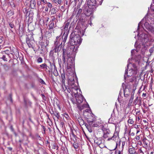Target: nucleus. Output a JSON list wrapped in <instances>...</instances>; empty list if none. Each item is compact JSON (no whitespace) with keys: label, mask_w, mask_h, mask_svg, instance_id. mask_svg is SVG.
Here are the masks:
<instances>
[{"label":"nucleus","mask_w":154,"mask_h":154,"mask_svg":"<svg viewBox=\"0 0 154 154\" xmlns=\"http://www.w3.org/2000/svg\"><path fill=\"white\" fill-rule=\"evenodd\" d=\"M73 146L74 148L75 149H77L78 148V143H75V142L73 144Z\"/></svg>","instance_id":"58836bf2"},{"label":"nucleus","mask_w":154,"mask_h":154,"mask_svg":"<svg viewBox=\"0 0 154 154\" xmlns=\"http://www.w3.org/2000/svg\"><path fill=\"white\" fill-rule=\"evenodd\" d=\"M65 86V88H64L63 87V90L65 91L66 89L68 88V86H66V85H64Z\"/></svg>","instance_id":"338daca9"},{"label":"nucleus","mask_w":154,"mask_h":154,"mask_svg":"<svg viewBox=\"0 0 154 154\" xmlns=\"http://www.w3.org/2000/svg\"><path fill=\"white\" fill-rule=\"evenodd\" d=\"M75 81L71 82L70 83H69L68 85L71 86V88L77 90L78 89L77 85L75 84Z\"/></svg>","instance_id":"a211bd4d"},{"label":"nucleus","mask_w":154,"mask_h":154,"mask_svg":"<svg viewBox=\"0 0 154 154\" xmlns=\"http://www.w3.org/2000/svg\"><path fill=\"white\" fill-rule=\"evenodd\" d=\"M62 43H61L60 44V43L58 42L57 41H55L54 42V46H56V45H62Z\"/></svg>","instance_id":"a19ab883"},{"label":"nucleus","mask_w":154,"mask_h":154,"mask_svg":"<svg viewBox=\"0 0 154 154\" xmlns=\"http://www.w3.org/2000/svg\"><path fill=\"white\" fill-rule=\"evenodd\" d=\"M151 9L152 11H153L154 12V5L153 6H152V4H151Z\"/></svg>","instance_id":"69168bd1"},{"label":"nucleus","mask_w":154,"mask_h":154,"mask_svg":"<svg viewBox=\"0 0 154 154\" xmlns=\"http://www.w3.org/2000/svg\"><path fill=\"white\" fill-rule=\"evenodd\" d=\"M85 3V4L82 6V8H83V13L82 15H85L86 16L89 17L90 16L94 11L95 9H93V8H89L88 6Z\"/></svg>","instance_id":"20e7f679"},{"label":"nucleus","mask_w":154,"mask_h":154,"mask_svg":"<svg viewBox=\"0 0 154 154\" xmlns=\"http://www.w3.org/2000/svg\"><path fill=\"white\" fill-rule=\"evenodd\" d=\"M62 45L54 46L53 50L54 51L55 53H58L60 51Z\"/></svg>","instance_id":"dca6fc26"},{"label":"nucleus","mask_w":154,"mask_h":154,"mask_svg":"<svg viewBox=\"0 0 154 154\" xmlns=\"http://www.w3.org/2000/svg\"><path fill=\"white\" fill-rule=\"evenodd\" d=\"M134 95H133V94L131 95V98L129 100V103H132L133 102V100L134 99Z\"/></svg>","instance_id":"c03bdc74"},{"label":"nucleus","mask_w":154,"mask_h":154,"mask_svg":"<svg viewBox=\"0 0 154 154\" xmlns=\"http://www.w3.org/2000/svg\"><path fill=\"white\" fill-rule=\"evenodd\" d=\"M75 51V46L69 45L68 44L67 47L65 48L63 47L62 49V59L63 61V66L66 64V58L72 55Z\"/></svg>","instance_id":"f03ea898"},{"label":"nucleus","mask_w":154,"mask_h":154,"mask_svg":"<svg viewBox=\"0 0 154 154\" xmlns=\"http://www.w3.org/2000/svg\"><path fill=\"white\" fill-rule=\"evenodd\" d=\"M67 64V67L68 69L71 68L75 64V59L72 56L66 58V63Z\"/></svg>","instance_id":"39448f33"},{"label":"nucleus","mask_w":154,"mask_h":154,"mask_svg":"<svg viewBox=\"0 0 154 154\" xmlns=\"http://www.w3.org/2000/svg\"><path fill=\"white\" fill-rule=\"evenodd\" d=\"M0 58H1L5 61H7V58H6L5 55H3L2 57H0Z\"/></svg>","instance_id":"a18cd8bd"},{"label":"nucleus","mask_w":154,"mask_h":154,"mask_svg":"<svg viewBox=\"0 0 154 154\" xmlns=\"http://www.w3.org/2000/svg\"><path fill=\"white\" fill-rule=\"evenodd\" d=\"M60 125L61 127L63 128L64 125V123L63 121H60Z\"/></svg>","instance_id":"09e8293b"},{"label":"nucleus","mask_w":154,"mask_h":154,"mask_svg":"<svg viewBox=\"0 0 154 154\" xmlns=\"http://www.w3.org/2000/svg\"><path fill=\"white\" fill-rule=\"evenodd\" d=\"M86 2L88 6L93 9H95L98 5L96 0H86Z\"/></svg>","instance_id":"423d86ee"},{"label":"nucleus","mask_w":154,"mask_h":154,"mask_svg":"<svg viewBox=\"0 0 154 154\" xmlns=\"http://www.w3.org/2000/svg\"><path fill=\"white\" fill-rule=\"evenodd\" d=\"M127 89H128L127 88L124 90V93L125 97H128L129 95L131 89H128V91H127Z\"/></svg>","instance_id":"5701e85b"},{"label":"nucleus","mask_w":154,"mask_h":154,"mask_svg":"<svg viewBox=\"0 0 154 154\" xmlns=\"http://www.w3.org/2000/svg\"><path fill=\"white\" fill-rule=\"evenodd\" d=\"M85 125L86 126V127L87 128L89 131L90 132H92V130L91 128L90 127H90L89 126H88V125L87 126L86 125H87V124H85Z\"/></svg>","instance_id":"37998d69"},{"label":"nucleus","mask_w":154,"mask_h":154,"mask_svg":"<svg viewBox=\"0 0 154 154\" xmlns=\"http://www.w3.org/2000/svg\"><path fill=\"white\" fill-rule=\"evenodd\" d=\"M49 41L47 39L44 40L40 42V45L42 47L46 48L48 45Z\"/></svg>","instance_id":"2eb2a0df"},{"label":"nucleus","mask_w":154,"mask_h":154,"mask_svg":"<svg viewBox=\"0 0 154 154\" xmlns=\"http://www.w3.org/2000/svg\"><path fill=\"white\" fill-rule=\"evenodd\" d=\"M84 115L85 118L87 120H91L95 119L93 116L94 115L91 112H86L84 113Z\"/></svg>","instance_id":"9d476101"},{"label":"nucleus","mask_w":154,"mask_h":154,"mask_svg":"<svg viewBox=\"0 0 154 154\" xmlns=\"http://www.w3.org/2000/svg\"><path fill=\"white\" fill-rule=\"evenodd\" d=\"M138 100V97H137L134 101L133 103H134V104L136 105L138 101H137Z\"/></svg>","instance_id":"8fccbe9b"},{"label":"nucleus","mask_w":154,"mask_h":154,"mask_svg":"<svg viewBox=\"0 0 154 154\" xmlns=\"http://www.w3.org/2000/svg\"><path fill=\"white\" fill-rule=\"evenodd\" d=\"M56 146L55 143H53L52 146L53 149H55L56 148Z\"/></svg>","instance_id":"bf43d9fd"},{"label":"nucleus","mask_w":154,"mask_h":154,"mask_svg":"<svg viewBox=\"0 0 154 154\" xmlns=\"http://www.w3.org/2000/svg\"><path fill=\"white\" fill-rule=\"evenodd\" d=\"M54 53L55 51L53 50H51L50 52L49 56L52 59L54 60L55 59Z\"/></svg>","instance_id":"cd10ccee"},{"label":"nucleus","mask_w":154,"mask_h":154,"mask_svg":"<svg viewBox=\"0 0 154 154\" xmlns=\"http://www.w3.org/2000/svg\"><path fill=\"white\" fill-rule=\"evenodd\" d=\"M68 35L67 33H64L62 36V39H63V42L65 43L66 41V40L67 38Z\"/></svg>","instance_id":"c756f323"},{"label":"nucleus","mask_w":154,"mask_h":154,"mask_svg":"<svg viewBox=\"0 0 154 154\" xmlns=\"http://www.w3.org/2000/svg\"><path fill=\"white\" fill-rule=\"evenodd\" d=\"M64 116L66 119H68L69 118L68 115L66 113H65L64 115Z\"/></svg>","instance_id":"5fc2aeb1"},{"label":"nucleus","mask_w":154,"mask_h":154,"mask_svg":"<svg viewBox=\"0 0 154 154\" xmlns=\"http://www.w3.org/2000/svg\"><path fill=\"white\" fill-rule=\"evenodd\" d=\"M154 51V45L149 50V52L150 53V54L151 55Z\"/></svg>","instance_id":"e433bc0d"},{"label":"nucleus","mask_w":154,"mask_h":154,"mask_svg":"<svg viewBox=\"0 0 154 154\" xmlns=\"http://www.w3.org/2000/svg\"><path fill=\"white\" fill-rule=\"evenodd\" d=\"M23 11L25 14V16L26 17V19L27 17H28V22H29V20L30 19L32 20V17L33 14V12L32 11H29L26 8H24L23 10Z\"/></svg>","instance_id":"6e6552de"},{"label":"nucleus","mask_w":154,"mask_h":154,"mask_svg":"<svg viewBox=\"0 0 154 154\" xmlns=\"http://www.w3.org/2000/svg\"><path fill=\"white\" fill-rule=\"evenodd\" d=\"M88 24L85 23H82V26L79 29L78 31L80 32V35L79 34H75L74 35L72 33L70 37V39L68 44L69 45L75 46V51H76L79 46L82 42V39L81 38V35L83 36L84 35L85 30L88 26Z\"/></svg>","instance_id":"f257e3e1"},{"label":"nucleus","mask_w":154,"mask_h":154,"mask_svg":"<svg viewBox=\"0 0 154 154\" xmlns=\"http://www.w3.org/2000/svg\"><path fill=\"white\" fill-rule=\"evenodd\" d=\"M36 3L35 0H31L30 3V7L32 9H34L35 7Z\"/></svg>","instance_id":"393cba45"},{"label":"nucleus","mask_w":154,"mask_h":154,"mask_svg":"<svg viewBox=\"0 0 154 154\" xmlns=\"http://www.w3.org/2000/svg\"><path fill=\"white\" fill-rule=\"evenodd\" d=\"M87 122L89 124V126L93 127L95 119L91 120H87Z\"/></svg>","instance_id":"a878e982"},{"label":"nucleus","mask_w":154,"mask_h":154,"mask_svg":"<svg viewBox=\"0 0 154 154\" xmlns=\"http://www.w3.org/2000/svg\"><path fill=\"white\" fill-rule=\"evenodd\" d=\"M26 37V43L29 48H32L34 51H37L35 43L32 34H28Z\"/></svg>","instance_id":"7ed1b4c3"},{"label":"nucleus","mask_w":154,"mask_h":154,"mask_svg":"<svg viewBox=\"0 0 154 154\" xmlns=\"http://www.w3.org/2000/svg\"><path fill=\"white\" fill-rule=\"evenodd\" d=\"M75 77H74V75L73 74L72 75H68V83H70L71 82H73L75 80L74 79Z\"/></svg>","instance_id":"412c9836"},{"label":"nucleus","mask_w":154,"mask_h":154,"mask_svg":"<svg viewBox=\"0 0 154 154\" xmlns=\"http://www.w3.org/2000/svg\"><path fill=\"white\" fill-rule=\"evenodd\" d=\"M84 106H79L78 108L81 111L84 109Z\"/></svg>","instance_id":"13d9d810"},{"label":"nucleus","mask_w":154,"mask_h":154,"mask_svg":"<svg viewBox=\"0 0 154 154\" xmlns=\"http://www.w3.org/2000/svg\"><path fill=\"white\" fill-rule=\"evenodd\" d=\"M11 51H10L9 50H7L5 51H2V54L5 53L8 56L9 55V53L13 54L12 53H11Z\"/></svg>","instance_id":"2f4dec72"},{"label":"nucleus","mask_w":154,"mask_h":154,"mask_svg":"<svg viewBox=\"0 0 154 154\" xmlns=\"http://www.w3.org/2000/svg\"><path fill=\"white\" fill-rule=\"evenodd\" d=\"M77 13L76 17L79 18V20L82 21L83 18L82 17L84 16V15H82V14L83 13V8H79L78 10H77Z\"/></svg>","instance_id":"1a4fd4ad"},{"label":"nucleus","mask_w":154,"mask_h":154,"mask_svg":"<svg viewBox=\"0 0 154 154\" xmlns=\"http://www.w3.org/2000/svg\"><path fill=\"white\" fill-rule=\"evenodd\" d=\"M47 5L48 7L50 8H51L52 7V5L51 3L49 2H48L47 3Z\"/></svg>","instance_id":"864d4df0"},{"label":"nucleus","mask_w":154,"mask_h":154,"mask_svg":"<svg viewBox=\"0 0 154 154\" xmlns=\"http://www.w3.org/2000/svg\"><path fill=\"white\" fill-rule=\"evenodd\" d=\"M74 96L76 101L78 103H81L83 101V97L82 95H79L78 94H75Z\"/></svg>","instance_id":"f8f14e48"},{"label":"nucleus","mask_w":154,"mask_h":154,"mask_svg":"<svg viewBox=\"0 0 154 154\" xmlns=\"http://www.w3.org/2000/svg\"><path fill=\"white\" fill-rule=\"evenodd\" d=\"M20 25L19 26V35H22L23 34V32H24V30H23V27H22L21 28V29H20Z\"/></svg>","instance_id":"c9c22d12"},{"label":"nucleus","mask_w":154,"mask_h":154,"mask_svg":"<svg viewBox=\"0 0 154 154\" xmlns=\"http://www.w3.org/2000/svg\"><path fill=\"white\" fill-rule=\"evenodd\" d=\"M138 71L137 66L135 63L132 64V67L129 70V72H133L134 75H136Z\"/></svg>","instance_id":"9b49d317"},{"label":"nucleus","mask_w":154,"mask_h":154,"mask_svg":"<svg viewBox=\"0 0 154 154\" xmlns=\"http://www.w3.org/2000/svg\"><path fill=\"white\" fill-rule=\"evenodd\" d=\"M128 152L130 154H137V152L135 150V148L134 147L129 148Z\"/></svg>","instance_id":"4be33fe9"},{"label":"nucleus","mask_w":154,"mask_h":154,"mask_svg":"<svg viewBox=\"0 0 154 154\" xmlns=\"http://www.w3.org/2000/svg\"><path fill=\"white\" fill-rule=\"evenodd\" d=\"M52 114L57 118V120H58L60 117L59 113L57 111H55L54 112L52 111Z\"/></svg>","instance_id":"bb28decb"},{"label":"nucleus","mask_w":154,"mask_h":154,"mask_svg":"<svg viewBox=\"0 0 154 154\" xmlns=\"http://www.w3.org/2000/svg\"><path fill=\"white\" fill-rule=\"evenodd\" d=\"M129 64H127V69L125 70V74L124 75L125 79H126V75L127 76H128V77H129L130 76H131L132 75H134L133 73V72H129V74L128 73V70L129 69Z\"/></svg>","instance_id":"ddd939ff"},{"label":"nucleus","mask_w":154,"mask_h":154,"mask_svg":"<svg viewBox=\"0 0 154 154\" xmlns=\"http://www.w3.org/2000/svg\"><path fill=\"white\" fill-rule=\"evenodd\" d=\"M128 122L131 124H133L134 122L133 121L132 119H129L128 120Z\"/></svg>","instance_id":"603ef678"},{"label":"nucleus","mask_w":154,"mask_h":154,"mask_svg":"<svg viewBox=\"0 0 154 154\" xmlns=\"http://www.w3.org/2000/svg\"><path fill=\"white\" fill-rule=\"evenodd\" d=\"M94 141L97 145H99L102 143V140L101 139H100V140L97 139V140H95Z\"/></svg>","instance_id":"c85d7f7f"},{"label":"nucleus","mask_w":154,"mask_h":154,"mask_svg":"<svg viewBox=\"0 0 154 154\" xmlns=\"http://www.w3.org/2000/svg\"><path fill=\"white\" fill-rule=\"evenodd\" d=\"M76 118L78 119L79 124L80 126L84 125L85 124L84 121L80 115H78L77 116H76Z\"/></svg>","instance_id":"4468645a"},{"label":"nucleus","mask_w":154,"mask_h":154,"mask_svg":"<svg viewBox=\"0 0 154 154\" xmlns=\"http://www.w3.org/2000/svg\"><path fill=\"white\" fill-rule=\"evenodd\" d=\"M48 26L49 27V30H53L56 26V23L54 24V22H49L48 24Z\"/></svg>","instance_id":"6ab92c4d"},{"label":"nucleus","mask_w":154,"mask_h":154,"mask_svg":"<svg viewBox=\"0 0 154 154\" xmlns=\"http://www.w3.org/2000/svg\"><path fill=\"white\" fill-rule=\"evenodd\" d=\"M42 59L41 57H39L37 60V61L38 63H41L42 62Z\"/></svg>","instance_id":"79ce46f5"},{"label":"nucleus","mask_w":154,"mask_h":154,"mask_svg":"<svg viewBox=\"0 0 154 154\" xmlns=\"http://www.w3.org/2000/svg\"><path fill=\"white\" fill-rule=\"evenodd\" d=\"M11 7L13 8H15V5L14 4L13 2H12L11 3Z\"/></svg>","instance_id":"6e6d98bb"},{"label":"nucleus","mask_w":154,"mask_h":154,"mask_svg":"<svg viewBox=\"0 0 154 154\" xmlns=\"http://www.w3.org/2000/svg\"><path fill=\"white\" fill-rule=\"evenodd\" d=\"M42 152L43 154H48V153L46 151L43 149H42Z\"/></svg>","instance_id":"774afa93"},{"label":"nucleus","mask_w":154,"mask_h":154,"mask_svg":"<svg viewBox=\"0 0 154 154\" xmlns=\"http://www.w3.org/2000/svg\"><path fill=\"white\" fill-rule=\"evenodd\" d=\"M125 141H123L122 142V150H121L122 151L123 149L124 146L125 145Z\"/></svg>","instance_id":"3c124183"},{"label":"nucleus","mask_w":154,"mask_h":154,"mask_svg":"<svg viewBox=\"0 0 154 154\" xmlns=\"http://www.w3.org/2000/svg\"><path fill=\"white\" fill-rule=\"evenodd\" d=\"M73 2L72 1L71 2V0H70L69 4H68V5L67 6V8H68L70 6V5H71V4H72V3Z\"/></svg>","instance_id":"0e129e2a"},{"label":"nucleus","mask_w":154,"mask_h":154,"mask_svg":"<svg viewBox=\"0 0 154 154\" xmlns=\"http://www.w3.org/2000/svg\"><path fill=\"white\" fill-rule=\"evenodd\" d=\"M82 2H80L79 3V5H78L77 7V9L78 8H80L81 7V6L82 5Z\"/></svg>","instance_id":"4d7b16f0"},{"label":"nucleus","mask_w":154,"mask_h":154,"mask_svg":"<svg viewBox=\"0 0 154 154\" xmlns=\"http://www.w3.org/2000/svg\"><path fill=\"white\" fill-rule=\"evenodd\" d=\"M138 152L140 154H144V152L141 149V148L138 149Z\"/></svg>","instance_id":"de8ad7c7"},{"label":"nucleus","mask_w":154,"mask_h":154,"mask_svg":"<svg viewBox=\"0 0 154 154\" xmlns=\"http://www.w3.org/2000/svg\"><path fill=\"white\" fill-rule=\"evenodd\" d=\"M50 10L51 11V14H54L56 13V10L55 8H50Z\"/></svg>","instance_id":"72a5a7b5"},{"label":"nucleus","mask_w":154,"mask_h":154,"mask_svg":"<svg viewBox=\"0 0 154 154\" xmlns=\"http://www.w3.org/2000/svg\"><path fill=\"white\" fill-rule=\"evenodd\" d=\"M52 17L53 18L51 20L50 22H54V21L55 20V18L54 16H52Z\"/></svg>","instance_id":"680f3d73"},{"label":"nucleus","mask_w":154,"mask_h":154,"mask_svg":"<svg viewBox=\"0 0 154 154\" xmlns=\"http://www.w3.org/2000/svg\"><path fill=\"white\" fill-rule=\"evenodd\" d=\"M142 141L144 146V147L145 148L147 147L148 145H149L150 143L149 141L146 137H145L143 139Z\"/></svg>","instance_id":"f3484780"},{"label":"nucleus","mask_w":154,"mask_h":154,"mask_svg":"<svg viewBox=\"0 0 154 154\" xmlns=\"http://www.w3.org/2000/svg\"><path fill=\"white\" fill-rule=\"evenodd\" d=\"M9 25L10 26L11 28H13L14 27V25L12 23H9Z\"/></svg>","instance_id":"052dcab7"},{"label":"nucleus","mask_w":154,"mask_h":154,"mask_svg":"<svg viewBox=\"0 0 154 154\" xmlns=\"http://www.w3.org/2000/svg\"><path fill=\"white\" fill-rule=\"evenodd\" d=\"M29 100L26 99L25 98H24V103L25 106H28V103Z\"/></svg>","instance_id":"ea45409f"},{"label":"nucleus","mask_w":154,"mask_h":154,"mask_svg":"<svg viewBox=\"0 0 154 154\" xmlns=\"http://www.w3.org/2000/svg\"><path fill=\"white\" fill-rule=\"evenodd\" d=\"M36 138L37 140H42V138L41 137H40V136L38 134H36Z\"/></svg>","instance_id":"49530a36"},{"label":"nucleus","mask_w":154,"mask_h":154,"mask_svg":"<svg viewBox=\"0 0 154 154\" xmlns=\"http://www.w3.org/2000/svg\"><path fill=\"white\" fill-rule=\"evenodd\" d=\"M49 63L50 64V67H49L45 63H44L40 65V67L41 68H42L43 69H45L46 70H48L49 72H50V71L48 70V69H49L51 71H52L53 69V65L54 67V68H56L55 65L54 64H53V63H51V62L49 61Z\"/></svg>","instance_id":"0eeeda50"},{"label":"nucleus","mask_w":154,"mask_h":154,"mask_svg":"<svg viewBox=\"0 0 154 154\" xmlns=\"http://www.w3.org/2000/svg\"><path fill=\"white\" fill-rule=\"evenodd\" d=\"M65 85V79H62V85Z\"/></svg>","instance_id":"e2e57ef3"},{"label":"nucleus","mask_w":154,"mask_h":154,"mask_svg":"<svg viewBox=\"0 0 154 154\" xmlns=\"http://www.w3.org/2000/svg\"><path fill=\"white\" fill-rule=\"evenodd\" d=\"M46 48L42 47L41 46V48L40 50L41 51V52L40 53L41 54H43L46 51Z\"/></svg>","instance_id":"f704fd0d"},{"label":"nucleus","mask_w":154,"mask_h":154,"mask_svg":"<svg viewBox=\"0 0 154 154\" xmlns=\"http://www.w3.org/2000/svg\"><path fill=\"white\" fill-rule=\"evenodd\" d=\"M7 15L9 17H11L14 14V11L10 10L7 12Z\"/></svg>","instance_id":"473e14b6"},{"label":"nucleus","mask_w":154,"mask_h":154,"mask_svg":"<svg viewBox=\"0 0 154 154\" xmlns=\"http://www.w3.org/2000/svg\"><path fill=\"white\" fill-rule=\"evenodd\" d=\"M110 132V130L109 129H106V130L104 131L103 135V138H106L108 137V135Z\"/></svg>","instance_id":"b1692460"},{"label":"nucleus","mask_w":154,"mask_h":154,"mask_svg":"<svg viewBox=\"0 0 154 154\" xmlns=\"http://www.w3.org/2000/svg\"><path fill=\"white\" fill-rule=\"evenodd\" d=\"M71 134L74 138V139H73V140L74 141L76 140V138H77V136L76 135H75L74 133L72 130V129H71Z\"/></svg>","instance_id":"7c9ffc66"},{"label":"nucleus","mask_w":154,"mask_h":154,"mask_svg":"<svg viewBox=\"0 0 154 154\" xmlns=\"http://www.w3.org/2000/svg\"><path fill=\"white\" fill-rule=\"evenodd\" d=\"M144 27H143L144 29L145 28L148 31H150L152 29V27L148 23L146 22L145 23L144 25Z\"/></svg>","instance_id":"aec40b11"},{"label":"nucleus","mask_w":154,"mask_h":154,"mask_svg":"<svg viewBox=\"0 0 154 154\" xmlns=\"http://www.w3.org/2000/svg\"><path fill=\"white\" fill-rule=\"evenodd\" d=\"M69 23L68 22L66 23L65 24V26H64V27L65 29V30L67 29L69 26Z\"/></svg>","instance_id":"4c0bfd02"}]
</instances>
